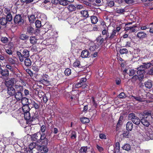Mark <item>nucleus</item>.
<instances>
[{
    "label": "nucleus",
    "mask_w": 153,
    "mask_h": 153,
    "mask_svg": "<svg viewBox=\"0 0 153 153\" xmlns=\"http://www.w3.org/2000/svg\"><path fill=\"white\" fill-rule=\"evenodd\" d=\"M152 112L151 111H145L143 113H140L139 114V117L140 118H143L144 117H147L148 116H151Z\"/></svg>",
    "instance_id": "f3484780"
},
{
    "label": "nucleus",
    "mask_w": 153,
    "mask_h": 153,
    "mask_svg": "<svg viewBox=\"0 0 153 153\" xmlns=\"http://www.w3.org/2000/svg\"><path fill=\"white\" fill-rule=\"evenodd\" d=\"M9 24V22L5 16H3L0 18V24L2 25H5L7 24Z\"/></svg>",
    "instance_id": "aec40b11"
},
{
    "label": "nucleus",
    "mask_w": 153,
    "mask_h": 153,
    "mask_svg": "<svg viewBox=\"0 0 153 153\" xmlns=\"http://www.w3.org/2000/svg\"><path fill=\"white\" fill-rule=\"evenodd\" d=\"M119 52L120 54H123L128 52V50L126 48H122L120 50Z\"/></svg>",
    "instance_id": "603ef678"
},
{
    "label": "nucleus",
    "mask_w": 153,
    "mask_h": 153,
    "mask_svg": "<svg viewBox=\"0 0 153 153\" xmlns=\"http://www.w3.org/2000/svg\"><path fill=\"white\" fill-rule=\"evenodd\" d=\"M28 18L29 22L31 23H34L36 19V17L35 15H32L30 16H28Z\"/></svg>",
    "instance_id": "f704fd0d"
},
{
    "label": "nucleus",
    "mask_w": 153,
    "mask_h": 153,
    "mask_svg": "<svg viewBox=\"0 0 153 153\" xmlns=\"http://www.w3.org/2000/svg\"><path fill=\"white\" fill-rule=\"evenodd\" d=\"M136 117L135 114L133 113H130L128 115L129 117L131 118L132 121L134 120H133L134 119V118H135Z\"/></svg>",
    "instance_id": "4d7b16f0"
},
{
    "label": "nucleus",
    "mask_w": 153,
    "mask_h": 153,
    "mask_svg": "<svg viewBox=\"0 0 153 153\" xmlns=\"http://www.w3.org/2000/svg\"><path fill=\"white\" fill-rule=\"evenodd\" d=\"M21 2L26 3V4H29L33 1V0H20Z\"/></svg>",
    "instance_id": "052dcab7"
},
{
    "label": "nucleus",
    "mask_w": 153,
    "mask_h": 153,
    "mask_svg": "<svg viewBox=\"0 0 153 153\" xmlns=\"http://www.w3.org/2000/svg\"><path fill=\"white\" fill-rule=\"evenodd\" d=\"M132 97H133V98L139 102H143L144 101V99L143 98L139 96H132Z\"/></svg>",
    "instance_id": "4c0bfd02"
},
{
    "label": "nucleus",
    "mask_w": 153,
    "mask_h": 153,
    "mask_svg": "<svg viewBox=\"0 0 153 153\" xmlns=\"http://www.w3.org/2000/svg\"><path fill=\"white\" fill-rule=\"evenodd\" d=\"M116 30H113L112 32L111 33V35L109 36V35L107 36V38H108L110 39H111L116 36Z\"/></svg>",
    "instance_id": "c756f323"
},
{
    "label": "nucleus",
    "mask_w": 153,
    "mask_h": 153,
    "mask_svg": "<svg viewBox=\"0 0 153 153\" xmlns=\"http://www.w3.org/2000/svg\"><path fill=\"white\" fill-rule=\"evenodd\" d=\"M29 38V36L25 34H22L19 36V38L22 40H27Z\"/></svg>",
    "instance_id": "e433bc0d"
},
{
    "label": "nucleus",
    "mask_w": 153,
    "mask_h": 153,
    "mask_svg": "<svg viewBox=\"0 0 153 153\" xmlns=\"http://www.w3.org/2000/svg\"><path fill=\"white\" fill-rule=\"evenodd\" d=\"M24 61L25 65L26 66L29 67L31 65L32 62L29 58H26L25 59Z\"/></svg>",
    "instance_id": "a878e982"
},
{
    "label": "nucleus",
    "mask_w": 153,
    "mask_h": 153,
    "mask_svg": "<svg viewBox=\"0 0 153 153\" xmlns=\"http://www.w3.org/2000/svg\"><path fill=\"white\" fill-rule=\"evenodd\" d=\"M27 33L29 35H33L36 33L35 29L31 26L27 27Z\"/></svg>",
    "instance_id": "2eb2a0df"
},
{
    "label": "nucleus",
    "mask_w": 153,
    "mask_h": 153,
    "mask_svg": "<svg viewBox=\"0 0 153 153\" xmlns=\"http://www.w3.org/2000/svg\"><path fill=\"white\" fill-rule=\"evenodd\" d=\"M146 134L148 137L147 139H146V140L153 139V130H152V129H149L147 132Z\"/></svg>",
    "instance_id": "6ab92c4d"
},
{
    "label": "nucleus",
    "mask_w": 153,
    "mask_h": 153,
    "mask_svg": "<svg viewBox=\"0 0 153 153\" xmlns=\"http://www.w3.org/2000/svg\"><path fill=\"white\" fill-rule=\"evenodd\" d=\"M88 148L87 146L81 147L79 150V153H87Z\"/></svg>",
    "instance_id": "72a5a7b5"
},
{
    "label": "nucleus",
    "mask_w": 153,
    "mask_h": 153,
    "mask_svg": "<svg viewBox=\"0 0 153 153\" xmlns=\"http://www.w3.org/2000/svg\"><path fill=\"white\" fill-rule=\"evenodd\" d=\"M89 55V53L88 51L86 50H85L82 51L81 56L82 58H86L88 57Z\"/></svg>",
    "instance_id": "4be33fe9"
},
{
    "label": "nucleus",
    "mask_w": 153,
    "mask_h": 153,
    "mask_svg": "<svg viewBox=\"0 0 153 153\" xmlns=\"http://www.w3.org/2000/svg\"><path fill=\"white\" fill-rule=\"evenodd\" d=\"M37 149L39 152L43 151L45 152H47L48 151L47 146L41 144L37 146Z\"/></svg>",
    "instance_id": "f8f14e48"
},
{
    "label": "nucleus",
    "mask_w": 153,
    "mask_h": 153,
    "mask_svg": "<svg viewBox=\"0 0 153 153\" xmlns=\"http://www.w3.org/2000/svg\"><path fill=\"white\" fill-rule=\"evenodd\" d=\"M7 93L10 96H14L16 92V90L13 86L7 87Z\"/></svg>",
    "instance_id": "a211bd4d"
},
{
    "label": "nucleus",
    "mask_w": 153,
    "mask_h": 153,
    "mask_svg": "<svg viewBox=\"0 0 153 153\" xmlns=\"http://www.w3.org/2000/svg\"><path fill=\"white\" fill-rule=\"evenodd\" d=\"M145 87L148 88H150L152 87V84L150 80H149L145 82Z\"/></svg>",
    "instance_id": "2f4dec72"
},
{
    "label": "nucleus",
    "mask_w": 153,
    "mask_h": 153,
    "mask_svg": "<svg viewBox=\"0 0 153 153\" xmlns=\"http://www.w3.org/2000/svg\"><path fill=\"white\" fill-rule=\"evenodd\" d=\"M42 99L44 103H46L48 100V97L47 96L46 94H45L43 97H42Z\"/></svg>",
    "instance_id": "0e129e2a"
},
{
    "label": "nucleus",
    "mask_w": 153,
    "mask_h": 153,
    "mask_svg": "<svg viewBox=\"0 0 153 153\" xmlns=\"http://www.w3.org/2000/svg\"><path fill=\"white\" fill-rule=\"evenodd\" d=\"M136 71H135L133 69H129V75L130 76H133L135 73Z\"/></svg>",
    "instance_id": "13d9d810"
},
{
    "label": "nucleus",
    "mask_w": 153,
    "mask_h": 153,
    "mask_svg": "<svg viewBox=\"0 0 153 153\" xmlns=\"http://www.w3.org/2000/svg\"><path fill=\"white\" fill-rule=\"evenodd\" d=\"M5 16L9 22H11L13 20V17L11 13L5 15Z\"/></svg>",
    "instance_id": "a19ab883"
},
{
    "label": "nucleus",
    "mask_w": 153,
    "mask_h": 153,
    "mask_svg": "<svg viewBox=\"0 0 153 153\" xmlns=\"http://www.w3.org/2000/svg\"><path fill=\"white\" fill-rule=\"evenodd\" d=\"M22 110L24 113L29 112L30 108L29 105H23L22 107Z\"/></svg>",
    "instance_id": "cd10ccee"
},
{
    "label": "nucleus",
    "mask_w": 153,
    "mask_h": 153,
    "mask_svg": "<svg viewBox=\"0 0 153 153\" xmlns=\"http://www.w3.org/2000/svg\"><path fill=\"white\" fill-rule=\"evenodd\" d=\"M73 66L75 68L77 67L78 68H82L83 67L81 65L80 62L77 59L74 63Z\"/></svg>",
    "instance_id": "bb28decb"
},
{
    "label": "nucleus",
    "mask_w": 153,
    "mask_h": 153,
    "mask_svg": "<svg viewBox=\"0 0 153 153\" xmlns=\"http://www.w3.org/2000/svg\"><path fill=\"white\" fill-rule=\"evenodd\" d=\"M19 87L16 89V91L14 95L15 98L17 101H20L23 97L22 92L24 90L23 87L22 86H18Z\"/></svg>",
    "instance_id": "20e7f679"
},
{
    "label": "nucleus",
    "mask_w": 153,
    "mask_h": 153,
    "mask_svg": "<svg viewBox=\"0 0 153 153\" xmlns=\"http://www.w3.org/2000/svg\"><path fill=\"white\" fill-rule=\"evenodd\" d=\"M71 138V139H74L76 138V133L74 131H71V132L70 135Z\"/></svg>",
    "instance_id": "37998d69"
},
{
    "label": "nucleus",
    "mask_w": 153,
    "mask_h": 153,
    "mask_svg": "<svg viewBox=\"0 0 153 153\" xmlns=\"http://www.w3.org/2000/svg\"><path fill=\"white\" fill-rule=\"evenodd\" d=\"M34 91H35V94L37 95L40 99L45 94V93L41 91H39L37 89H34Z\"/></svg>",
    "instance_id": "412c9836"
},
{
    "label": "nucleus",
    "mask_w": 153,
    "mask_h": 153,
    "mask_svg": "<svg viewBox=\"0 0 153 153\" xmlns=\"http://www.w3.org/2000/svg\"><path fill=\"white\" fill-rule=\"evenodd\" d=\"M14 24L17 25L21 26L24 22V18L21 14H16L13 18Z\"/></svg>",
    "instance_id": "7ed1b4c3"
},
{
    "label": "nucleus",
    "mask_w": 153,
    "mask_h": 153,
    "mask_svg": "<svg viewBox=\"0 0 153 153\" xmlns=\"http://www.w3.org/2000/svg\"><path fill=\"white\" fill-rule=\"evenodd\" d=\"M46 129V127L45 124L44 123V125H43L41 127L40 131H41L42 133L45 131Z\"/></svg>",
    "instance_id": "6e6d98bb"
},
{
    "label": "nucleus",
    "mask_w": 153,
    "mask_h": 153,
    "mask_svg": "<svg viewBox=\"0 0 153 153\" xmlns=\"http://www.w3.org/2000/svg\"><path fill=\"white\" fill-rule=\"evenodd\" d=\"M123 149L125 150L128 151L130 149V145L128 144H126L123 147Z\"/></svg>",
    "instance_id": "5fc2aeb1"
},
{
    "label": "nucleus",
    "mask_w": 153,
    "mask_h": 153,
    "mask_svg": "<svg viewBox=\"0 0 153 153\" xmlns=\"http://www.w3.org/2000/svg\"><path fill=\"white\" fill-rule=\"evenodd\" d=\"M79 94L77 92L72 91L71 93V95H70L69 97L70 98L69 100L70 101H77L78 100Z\"/></svg>",
    "instance_id": "0eeeda50"
},
{
    "label": "nucleus",
    "mask_w": 153,
    "mask_h": 153,
    "mask_svg": "<svg viewBox=\"0 0 153 153\" xmlns=\"http://www.w3.org/2000/svg\"><path fill=\"white\" fill-rule=\"evenodd\" d=\"M8 61L10 64L11 65H14L16 64L15 61L11 58H9Z\"/></svg>",
    "instance_id": "680f3d73"
},
{
    "label": "nucleus",
    "mask_w": 153,
    "mask_h": 153,
    "mask_svg": "<svg viewBox=\"0 0 153 153\" xmlns=\"http://www.w3.org/2000/svg\"><path fill=\"white\" fill-rule=\"evenodd\" d=\"M41 135V134L39 132L35 133L31 135V139L33 141H36L38 143H39Z\"/></svg>",
    "instance_id": "9d476101"
},
{
    "label": "nucleus",
    "mask_w": 153,
    "mask_h": 153,
    "mask_svg": "<svg viewBox=\"0 0 153 153\" xmlns=\"http://www.w3.org/2000/svg\"><path fill=\"white\" fill-rule=\"evenodd\" d=\"M24 118L26 120V123L27 124H30L33 121L38 119V117L37 114H36L35 113H33L31 114V116L30 115L29 112L24 113Z\"/></svg>",
    "instance_id": "f03ea898"
},
{
    "label": "nucleus",
    "mask_w": 153,
    "mask_h": 153,
    "mask_svg": "<svg viewBox=\"0 0 153 153\" xmlns=\"http://www.w3.org/2000/svg\"><path fill=\"white\" fill-rule=\"evenodd\" d=\"M1 41L3 43L6 44L8 42V39L7 38L5 37H2L1 39Z\"/></svg>",
    "instance_id": "de8ad7c7"
},
{
    "label": "nucleus",
    "mask_w": 153,
    "mask_h": 153,
    "mask_svg": "<svg viewBox=\"0 0 153 153\" xmlns=\"http://www.w3.org/2000/svg\"><path fill=\"white\" fill-rule=\"evenodd\" d=\"M80 13L83 16L87 18L89 16L88 12L87 10H82L81 11Z\"/></svg>",
    "instance_id": "79ce46f5"
},
{
    "label": "nucleus",
    "mask_w": 153,
    "mask_h": 153,
    "mask_svg": "<svg viewBox=\"0 0 153 153\" xmlns=\"http://www.w3.org/2000/svg\"><path fill=\"white\" fill-rule=\"evenodd\" d=\"M21 102L23 105H29L28 99L26 97H23L21 99Z\"/></svg>",
    "instance_id": "7c9ffc66"
},
{
    "label": "nucleus",
    "mask_w": 153,
    "mask_h": 153,
    "mask_svg": "<svg viewBox=\"0 0 153 153\" xmlns=\"http://www.w3.org/2000/svg\"><path fill=\"white\" fill-rule=\"evenodd\" d=\"M137 36L140 39H142L146 36V34L143 32L140 31L137 33Z\"/></svg>",
    "instance_id": "b1692460"
},
{
    "label": "nucleus",
    "mask_w": 153,
    "mask_h": 153,
    "mask_svg": "<svg viewBox=\"0 0 153 153\" xmlns=\"http://www.w3.org/2000/svg\"><path fill=\"white\" fill-rule=\"evenodd\" d=\"M0 75H1L0 78H2L3 80L7 79L9 76V71L7 69H2L0 67Z\"/></svg>",
    "instance_id": "39448f33"
},
{
    "label": "nucleus",
    "mask_w": 153,
    "mask_h": 153,
    "mask_svg": "<svg viewBox=\"0 0 153 153\" xmlns=\"http://www.w3.org/2000/svg\"><path fill=\"white\" fill-rule=\"evenodd\" d=\"M143 65H141L139 67L137 68V74H144L145 73V71L144 69Z\"/></svg>",
    "instance_id": "5701e85b"
},
{
    "label": "nucleus",
    "mask_w": 153,
    "mask_h": 153,
    "mask_svg": "<svg viewBox=\"0 0 153 153\" xmlns=\"http://www.w3.org/2000/svg\"><path fill=\"white\" fill-rule=\"evenodd\" d=\"M138 80L139 82H142L143 79L144 77V75L143 74H138Z\"/></svg>",
    "instance_id": "69168bd1"
},
{
    "label": "nucleus",
    "mask_w": 153,
    "mask_h": 153,
    "mask_svg": "<svg viewBox=\"0 0 153 153\" xmlns=\"http://www.w3.org/2000/svg\"><path fill=\"white\" fill-rule=\"evenodd\" d=\"M6 68H7L6 69H9L10 71L13 72V74L15 75V76L18 77H20V74H19L15 72H13V68L10 64H8L6 65Z\"/></svg>",
    "instance_id": "4468645a"
},
{
    "label": "nucleus",
    "mask_w": 153,
    "mask_h": 153,
    "mask_svg": "<svg viewBox=\"0 0 153 153\" xmlns=\"http://www.w3.org/2000/svg\"><path fill=\"white\" fill-rule=\"evenodd\" d=\"M30 41L31 43L34 44L36 42L37 39L34 36L30 37Z\"/></svg>",
    "instance_id": "49530a36"
},
{
    "label": "nucleus",
    "mask_w": 153,
    "mask_h": 153,
    "mask_svg": "<svg viewBox=\"0 0 153 153\" xmlns=\"http://www.w3.org/2000/svg\"><path fill=\"white\" fill-rule=\"evenodd\" d=\"M13 138L12 137H4L3 142L4 146L6 147L7 145L13 144Z\"/></svg>",
    "instance_id": "1a4fd4ad"
},
{
    "label": "nucleus",
    "mask_w": 153,
    "mask_h": 153,
    "mask_svg": "<svg viewBox=\"0 0 153 153\" xmlns=\"http://www.w3.org/2000/svg\"><path fill=\"white\" fill-rule=\"evenodd\" d=\"M76 7L73 4L69 5L68 7V9L70 12L75 11L76 10Z\"/></svg>",
    "instance_id": "ea45409f"
},
{
    "label": "nucleus",
    "mask_w": 153,
    "mask_h": 153,
    "mask_svg": "<svg viewBox=\"0 0 153 153\" xmlns=\"http://www.w3.org/2000/svg\"><path fill=\"white\" fill-rule=\"evenodd\" d=\"M120 151V143L117 142L115 144V146L114 147V153H118Z\"/></svg>",
    "instance_id": "c85d7f7f"
},
{
    "label": "nucleus",
    "mask_w": 153,
    "mask_h": 153,
    "mask_svg": "<svg viewBox=\"0 0 153 153\" xmlns=\"http://www.w3.org/2000/svg\"><path fill=\"white\" fill-rule=\"evenodd\" d=\"M141 123L144 126L148 127L150 125V121L147 120V117H144L143 118H141Z\"/></svg>",
    "instance_id": "ddd939ff"
},
{
    "label": "nucleus",
    "mask_w": 153,
    "mask_h": 153,
    "mask_svg": "<svg viewBox=\"0 0 153 153\" xmlns=\"http://www.w3.org/2000/svg\"><path fill=\"white\" fill-rule=\"evenodd\" d=\"M26 72L29 74V75L32 77L33 75V74L32 72L29 69H27L26 70Z\"/></svg>",
    "instance_id": "338daca9"
},
{
    "label": "nucleus",
    "mask_w": 153,
    "mask_h": 153,
    "mask_svg": "<svg viewBox=\"0 0 153 153\" xmlns=\"http://www.w3.org/2000/svg\"><path fill=\"white\" fill-rule=\"evenodd\" d=\"M125 2L128 4H133L134 3V0H124Z\"/></svg>",
    "instance_id": "bf43d9fd"
},
{
    "label": "nucleus",
    "mask_w": 153,
    "mask_h": 153,
    "mask_svg": "<svg viewBox=\"0 0 153 153\" xmlns=\"http://www.w3.org/2000/svg\"><path fill=\"white\" fill-rule=\"evenodd\" d=\"M133 120H134L132 121V122L134 123L136 125H138L140 124L141 122V120H140L138 117L137 116Z\"/></svg>",
    "instance_id": "473e14b6"
},
{
    "label": "nucleus",
    "mask_w": 153,
    "mask_h": 153,
    "mask_svg": "<svg viewBox=\"0 0 153 153\" xmlns=\"http://www.w3.org/2000/svg\"><path fill=\"white\" fill-rule=\"evenodd\" d=\"M80 120L83 123H89L90 120L89 119L86 117H83L80 119Z\"/></svg>",
    "instance_id": "58836bf2"
},
{
    "label": "nucleus",
    "mask_w": 153,
    "mask_h": 153,
    "mask_svg": "<svg viewBox=\"0 0 153 153\" xmlns=\"http://www.w3.org/2000/svg\"><path fill=\"white\" fill-rule=\"evenodd\" d=\"M79 83L80 84V85H82V88L85 89L88 86L86 84V83L81 82V81H79Z\"/></svg>",
    "instance_id": "e2e57ef3"
},
{
    "label": "nucleus",
    "mask_w": 153,
    "mask_h": 153,
    "mask_svg": "<svg viewBox=\"0 0 153 153\" xmlns=\"http://www.w3.org/2000/svg\"><path fill=\"white\" fill-rule=\"evenodd\" d=\"M33 105L32 107L36 109H38L40 107V104H38L35 101H33L31 102Z\"/></svg>",
    "instance_id": "c9c22d12"
},
{
    "label": "nucleus",
    "mask_w": 153,
    "mask_h": 153,
    "mask_svg": "<svg viewBox=\"0 0 153 153\" xmlns=\"http://www.w3.org/2000/svg\"><path fill=\"white\" fill-rule=\"evenodd\" d=\"M35 144L33 143H31L30 144L28 148H24L25 153H33V149L35 146Z\"/></svg>",
    "instance_id": "9b49d317"
},
{
    "label": "nucleus",
    "mask_w": 153,
    "mask_h": 153,
    "mask_svg": "<svg viewBox=\"0 0 153 153\" xmlns=\"http://www.w3.org/2000/svg\"><path fill=\"white\" fill-rule=\"evenodd\" d=\"M126 97V96L124 92H121L118 96V97L121 99L124 98Z\"/></svg>",
    "instance_id": "774afa93"
},
{
    "label": "nucleus",
    "mask_w": 153,
    "mask_h": 153,
    "mask_svg": "<svg viewBox=\"0 0 153 153\" xmlns=\"http://www.w3.org/2000/svg\"><path fill=\"white\" fill-rule=\"evenodd\" d=\"M67 1V0H60V4L63 6H66L68 4Z\"/></svg>",
    "instance_id": "8fccbe9b"
},
{
    "label": "nucleus",
    "mask_w": 153,
    "mask_h": 153,
    "mask_svg": "<svg viewBox=\"0 0 153 153\" xmlns=\"http://www.w3.org/2000/svg\"><path fill=\"white\" fill-rule=\"evenodd\" d=\"M133 124L131 121L128 122L126 124V129L128 131H131L133 128Z\"/></svg>",
    "instance_id": "393cba45"
},
{
    "label": "nucleus",
    "mask_w": 153,
    "mask_h": 153,
    "mask_svg": "<svg viewBox=\"0 0 153 153\" xmlns=\"http://www.w3.org/2000/svg\"><path fill=\"white\" fill-rule=\"evenodd\" d=\"M35 24L36 27L37 28H40L41 26V21L38 19L36 21Z\"/></svg>",
    "instance_id": "09e8293b"
},
{
    "label": "nucleus",
    "mask_w": 153,
    "mask_h": 153,
    "mask_svg": "<svg viewBox=\"0 0 153 153\" xmlns=\"http://www.w3.org/2000/svg\"><path fill=\"white\" fill-rule=\"evenodd\" d=\"M30 51L27 49L23 48L21 49L20 51H17L16 54L18 56L19 61L21 62L24 61L25 59L28 58L30 56Z\"/></svg>",
    "instance_id": "f257e3e1"
},
{
    "label": "nucleus",
    "mask_w": 153,
    "mask_h": 153,
    "mask_svg": "<svg viewBox=\"0 0 153 153\" xmlns=\"http://www.w3.org/2000/svg\"><path fill=\"white\" fill-rule=\"evenodd\" d=\"M91 103L93 105V108L95 109L96 108V102L94 97H91Z\"/></svg>",
    "instance_id": "864d4df0"
},
{
    "label": "nucleus",
    "mask_w": 153,
    "mask_h": 153,
    "mask_svg": "<svg viewBox=\"0 0 153 153\" xmlns=\"http://www.w3.org/2000/svg\"><path fill=\"white\" fill-rule=\"evenodd\" d=\"M42 77L43 80H42L40 81H43V80L44 81L46 84H48V85L50 84V82L49 81L50 77L49 76L46 74H43L42 75Z\"/></svg>",
    "instance_id": "dca6fc26"
},
{
    "label": "nucleus",
    "mask_w": 153,
    "mask_h": 153,
    "mask_svg": "<svg viewBox=\"0 0 153 153\" xmlns=\"http://www.w3.org/2000/svg\"><path fill=\"white\" fill-rule=\"evenodd\" d=\"M143 66L144 68H145L146 69L148 68L149 67H150L152 65V64L150 62H148L147 63H143Z\"/></svg>",
    "instance_id": "3c124183"
},
{
    "label": "nucleus",
    "mask_w": 153,
    "mask_h": 153,
    "mask_svg": "<svg viewBox=\"0 0 153 153\" xmlns=\"http://www.w3.org/2000/svg\"><path fill=\"white\" fill-rule=\"evenodd\" d=\"M46 137V135L45 133H42L41 134V137L40 138V141L39 143L42 145H43L47 146L48 143V140Z\"/></svg>",
    "instance_id": "423d86ee"
},
{
    "label": "nucleus",
    "mask_w": 153,
    "mask_h": 153,
    "mask_svg": "<svg viewBox=\"0 0 153 153\" xmlns=\"http://www.w3.org/2000/svg\"><path fill=\"white\" fill-rule=\"evenodd\" d=\"M5 81V84L7 87L13 86L14 83V81H15V78H10L7 77V79L3 80Z\"/></svg>",
    "instance_id": "6e6552de"
},
{
    "label": "nucleus",
    "mask_w": 153,
    "mask_h": 153,
    "mask_svg": "<svg viewBox=\"0 0 153 153\" xmlns=\"http://www.w3.org/2000/svg\"><path fill=\"white\" fill-rule=\"evenodd\" d=\"M11 10L10 8L7 7H5L4 9V13L6 15L11 13Z\"/></svg>",
    "instance_id": "a18cd8bd"
},
{
    "label": "nucleus",
    "mask_w": 153,
    "mask_h": 153,
    "mask_svg": "<svg viewBox=\"0 0 153 153\" xmlns=\"http://www.w3.org/2000/svg\"><path fill=\"white\" fill-rule=\"evenodd\" d=\"M65 75L67 76H68L71 74V70L69 68H66L64 71Z\"/></svg>",
    "instance_id": "c03bdc74"
}]
</instances>
